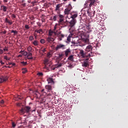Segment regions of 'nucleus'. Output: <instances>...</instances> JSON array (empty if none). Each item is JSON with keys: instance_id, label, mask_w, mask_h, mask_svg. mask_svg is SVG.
Here are the masks:
<instances>
[{"instance_id": "obj_6", "label": "nucleus", "mask_w": 128, "mask_h": 128, "mask_svg": "<svg viewBox=\"0 0 128 128\" xmlns=\"http://www.w3.org/2000/svg\"><path fill=\"white\" fill-rule=\"evenodd\" d=\"M46 42H48V44H51L53 42H54V38H52L51 36H48L46 38Z\"/></svg>"}, {"instance_id": "obj_55", "label": "nucleus", "mask_w": 128, "mask_h": 128, "mask_svg": "<svg viewBox=\"0 0 128 128\" xmlns=\"http://www.w3.org/2000/svg\"><path fill=\"white\" fill-rule=\"evenodd\" d=\"M72 44H77V42H72Z\"/></svg>"}, {"instance_id": "obj_22", "label": "nucleus", "mask_w": 128, "mask_h": 128, "mask_svg": "<svg viewBox=\"0 0 128 128\" xmlns=\"http://www.w3.org/2000/svg\"><path fill=\"white\" fill-rule=\"evenodd\" d=\"M46 89L48 90V91L51 90H52L51 86L50 85L46 86Z\"/></svg>"}, {"instance_id": "obj_5", "label": "nucleus", "mask_w": 128, "mask_h": 128, "mask_svg": "<svg viewBox=\"0 0 128 128\" xmlns=\"http://www.w3.org/2000/svg\"><path fill=\"white\" fill-rule=\"evenodd\" d=\"M30 110V106H26L25 107V108L21 109V110H20V112L24 114L25 112H28Z\"/></svg>"}, {"instance_id": "obj_56", "label": "nucleus", "mask_w": 128, "mask_h": 128, "mask_svg": "<svg viewBox=\"0 0 128 128\" xmlns=\"http://www.w3.org/2000/svg\"><path fill=\"white\" fill-rule=\"evenodd\" d=\"M7 2H8V0H4V3H6Z\"/></svg>"}, {"instance_id": "obj_50", "label": "nucleus", "mask_w": 128, "mask_h": 128, "mask_svg": "<svg viewBox=\"0 0 128 128\" xmlns=\"http://www.w3.org/2000/svg\"><path fill=\"white\" fill-rule=\"evenodd\" d=\"M12 18H16V15H14V14H12Z\"/></svg>"}, {"instance_id": "obj_61", "label": "nucleus", "mask_w": 128, "mask_h": 128, "mask_svg": "<svg viewBox=\"0 0 128 128\" xmlns=\"http://www.w3.org/2000/svg\"><path fill=\"white\" fill-rule=\"evenodd\" d=\"M24 52L23 51H20V52H19L20 54H23Z\"/></svg>"}, {"instance_id": "obj_44", "label": "nucleus", "mask_w": 128, "mask_h": 128, "mask_svg": "<svg viewBox=\"0 0 128 128\" xmlns=\"http://www.w3.org/2000/svg\"><path fill=\"white\" fill-rule=\"evenodd\" d=\"M25 28H26V30H28L30 28L28 25H25Z\"/></svg>"}, {"instance_id": "obj_23", "label": "nucleus", "mask_w": 128, "mask_h": 128, "mask_svg": "<svg viewBox=\"0 0 128 128\" xmlns=\"http://www.w3.org/2000/svg\"><path fill=\"white\" fill-rule=\"evenodd\" d=\"M27 72V69L26 68H22V74H25Z\"/></svg>"}, {"instance_id": "obj_59", "label": "nucleus", "mask_w": 128, "mask_h": 128, "mask_svg": "<svg viewBox=\"0 0 128 128\" xmlns=\"http://www.w3.org/2000/svg\"><path fill=\"white\" fill-rule=\"evenodd\" d=\"M2 34H6V31H4L2 32Z\"/></svg>"}, {"instance_id": "obj_2", "label": "nucleus", "mask_w": 128, "mask_h": 128, "mask_svg": "<svg viewBox=\"0 0 128 128\" xmlns=\"http://www.w3.org/2000/svg\"><path fill=\"white\" fill-rule=\"evenodd\" d=\"M72 6H71V4H68V6H67V8H65L64 10V14L65 15H68L69 14H70V12L71 11V10H72Z\"/></svg>"}, {"instance_id": "obj_34", "label": "nucleus", "mask_w": 128, "mask_h": 128, "mask_svg": "<svg viewBox=\"0 0 128 128\" xmlns=\"http://www.w3.org/2000/svg\"><path fill=\"white\" fill-rule=\"evenodd\" d=\"M22 54L23 56H28V53L27 52H23V53H22V54Z\"/></svg>"}, {"instance_id": "obj_27", "label": "nucleus", "mask_w": 128, "mask_h": 128, "mask_svg": "<svg viewBox=\"0 0 128 128\" xmlns=\"http://www.w3.org/2000/svg\"><path fill=\"white\" fill-rule=\"evenodd\" d=\"M38 42L37 40H34V42H32V44H34V45L35 46H38Z\"/></svg>"}, {"instance_id": "obj_1", "label": "nucleus", "mask_w": 128, "mask_h": 128, "mask_svg": "<svg viewBox=\"0 0 128 128\" xmlns=\"http://www.w3.org/2000/svg\"><path fill=\"white\" fill-rule=\"evenodd\" d=\"M92 54H94V53L92 52H90V54H88L87 52L83 50H80V55L82 58H90V56H92Z\"/></svg>"}, {"instance_id": "obj_52", "label": "nucleus", "mask_w": 128, "mask_h": 128, "mask_svg": "<svg viewBox=\"0 0 128 128\" xmlns=\"http://www.w3.org/2000/svg\"><path fill=\"white\" fill-rule=\"evenodd\" d=\"M4 100H2V101H0V104H4Z\"/></svg>"}, {"instance_id": "obj_14", "label": "nucleus", "mask_w": 128, "mask_h": 128, "mask_svg": "<svg viewBox=\"0 0 128 128\" xmlns=\"http://www.w3.org/2000/svg\"><path fill=\"white\" fill-rule=\"evenodd\" d=\"M47 80L48 84H54V81H53V79L51 78H48Z\"/></svg>"}, {"instance_id": "obj_45", "label": "nucleus", "mask_w": 128, "mask_h": 128, "mask_svg": "<svg viewBox=\"0 0 128 128\" xmlns=\"http://www.w3.org/2000/svg\"><path fill=\"white\" fill-rule=\"evenodd\" d=\"M22 64H23V65L24 66H26V64H27V62H21Z\"/></svg>"}, {"instance_id": "obj_16", "label": "nucleus", "mask_w": 128, "mask_h": 128, "mask_svg": "<svg viewBox=\"0 0 128 128\" xmlns=\"http://www.w3.org/2000/svg\"><path fill=\"white\" fill-rule=\"evenodd\" d=\"M84 5H85V8H90V7H92V6H94V4L85 3Z\"/></svg>"}, {"instance_id": "obj_3", "label": "nucleus", "mask_w": 128, "mask_h": 128, "mask_svg": "<svg viewBox=\"0 0 128 128\" xmlns=\"http://www.w3.org/2000/svg\"><path fill=\"white\" fill-rule=\"evenodd\" d=\"M56 26H54V30H50L48 31V36H52V35L53 34H54V36H56L57 34H58H58H57V31H56Z\"/></svg>"}, {"instance_id": "obj_35", "label": "nucleus", "mask_w": 128, "mask_h": 128, "mask_svg": "<svg viewBox=\"0 0 128 128\" xmlns=\"http://www.w3.org/2000/svg\"><path fill=\"white\" fill-rule=\"evenodd\" d=\"M48 60L46 58V59H44V64H48Z\"/></svg>"}, {"instance_id": "obj_60", "label": "nucleus", "mask_w": 128, "mask_h": 128, "mask_svg": "<svg viewBox=\"0 0 128 128\" xmlns=\"http://www.w3.org/2000/svg\"><path fill=\"white\" fill-rule=\"evenodd\" d=\"M11 65H12V66H14L16 65V64H14V63L12 64H11Z\"/></svg>"}, {"instance_id": "obj_38", "label": "nucleus", "mask_w": 128, "mask_h": 128, "mask_svg": "<svg viewBox=\"0 0 128 128\" xmlns=\"http://www.w3.org/2000/svg\"><path fill=\"white\" fill-rule=\"evenodd\" d=\"M58 18H62V19H63L64 18V15H62L60 14H58Z\"/></svg>"}, {"instance_id": "obj_25", "label": "nucleus", "mask_w": 128, "mask_h": 128, "mask_svg": "<svg viewBox=\"0 0 128 128\" xmlns=\"http://www.w3.org/2000/svg\"><path fill=\"white\" fill-rule=\"evenodd\" d=\"M62 66V63H58V64L55 65L54 67H56V68H60Z\"/></svg>"}, {"instance_id": "obj_28", "label": "nucleus", "mask_w": 128, "mask_h": 128, "mask_svg": "<svg viewBox=\"0 0 128 128\" xmlns=\"http://www.w3.org/2000/svg\"><path fill=\"white\" fill-rule=\"evenodd\" d=\"M64 54H58V58H60L62 59V57H64Z\"/></svg>"}, {"instance_id": "obj_31", "label": "nucleus", "mask_w": 128, "mask_h": 128, "mask_svg": "<svg viewBox=\"0 0 128 128\" xmlns=\"http://www.w3.org/2000/svg\"><path fill=\"white\" fill-rule=\"evenodd\" d=\"M10 58L7 57V56H4V60H10Z\"/></svg>"}, {"instance_id": "obj_33", "label": "nucleus", "mask_w": 128, "mask_h": 128, "mask_svg": "<svg viewBox=\"0 0 128 128\" xmlns=\"http://www.w3.org/2000/svg\"><path fill=\"white\" fill-rule=\"evenodd\" d=\"M64 22V18H60V20H58V24H60L62 22Z\"/></svg>"}, {"instance_id": "obj_21", "label": "nucleus", "mask_w": 128, "mask_h": 128, "mask_svg": "<svg viewBox=\"0 0 128 128\" xmlns=\"http://www.w3.org/2000/svg\"><path fill=\"white\" fill-rule=\"evenodd\" d=\"M68 60H70L71 62H73L74 61V55H70V56H69V57H68Z\"/></svg>"}, {"instance_id": "obj_48", "label": "nucleus", "mask_w": 128, "mask_h": 128, "mask_svg": "<svg viewBox=\"0 0 128 128\" xmlns=\"http://www.w3.org/2000/svg\"><path fill=\"white\" fill-rule=\"evenodd\" d=\"M34 58H32V56H30V58L28 57V60H33Z\"/></svg>"}, {"instance_id": "obj_64", "label": "nucleus", "mask_w": 128, "mask_h": 128, "mask_svg": "<svg viewBox=\"0 0 128 128\" xmlns=\"http://www.w3.org/2000/svg\"><path fill=\"white\" fill-rule=\"evenodd\" d=\"M18 57H20V58L22 57V55H21V54H19V55H18Z\"/></svg>"}, {"instance_id": "obj_41", "label": "nucleus", "mask_w": 128, "mask_h": 128, "mask_svg": "<svg viewBox=\"0 0 128 128\" xmlns=\"http://www.w3.org/2000/svg\"><path fill=\"white\" fill-rule=\"evenodd\" d=\"M56 68V66H52L51 67V70H55L56 68Z\"/></svg>"}, {"instance_id": "obj_13", "label": "nucleus", "mask_w": 128, "mask_h": 128, "mask_svg": "<svg viewBox=\"0 0 128 128\" xmlns=\"http://www.w3.org/2000/svg\"><path fill=\"white\" fill-rule=\"evenodd\" d=\"M64 52L65 56L68 57V55H69V54L71 53V51L70 50V49H66V50L64 51Z\"/></svg>"}, {"instance_id": "obj_8", "label": "nucleus", "mask_w": 128, "mask_h": 128, "mask_svg": "<svg viewBox=\"0 0 128 128\" xmlns=\"http://www.w3.org/2000/svg\"><path fill=\"white\" fill-rule=\"evenodd\" d=\"M66 46L65 45L62 44H58V45H57V46H56V50H58V49H60V48H64V47Z\"/></svg>"}, {"instance_id": "obj_4", "label": "nucleus", "mask_w": 128, "mask_h": 128, "mask_svg": "<svg viewBox=\"0 0 128 128\" xmlns=\"http://www.w3.org/2000/svg\"><path fill=\"white\" fill-rule=\"evenodd\" d=\"M89 66L88 58L84 59V62H83V63H82V66L84 68H88Z\"/></svg>"}, {"instance_id": "obj_30", "label": "nucleus", "mask_w": 128, "mask_h": 128, "mask_svg": "<svg viewBox=\"0 0 128 128\" xmlns=\"http://www.w3.org/2000/svg\"><path fill=\"white\" fill-rule=\"evenodd\" d=\"M40 42H41V44H44L46 43V40L42 38V39H41V40H40Z\"/></svg>"}, {"instance_id": "obj_49", "label": "nucleus", "mask_w": 128, "mask_h": 128, "mask_svg": "<svg viewBox=\"0 0 128 128\" xmlns=\"http://www.w3.org/2000/svg\"><path fill=\"white\" fill-rule=\"evenodd\" d=\"M3 50H4V52H8V49L6 47Z\"/></svg>"}, {"instance_id": "obj_46", "label": "nucleus", "mask_w": 128, "mask_h": 128, "mask_svg": "<svg viewBox=\"0 0 128 128\" xmlns=\"http://www.w3.org/2000/svg\"><path fill=\"white\" fill-rule=\"evenodd\" d=\"M4 54V50L2 49L0 50V54Z\"/></svg>"}, {"instance_id": "obj_20", "label": "nucleus", "mask_w": 128, "mask_h": 128, "mask_svg": "<svg viewBox=\"0 0 128 128\" xmlns=\"http://www.w3.org/2000/svg\"><path fill=\"white\" fill-rule=\"evenodd\" d=\"M56 36H58V37H60L62 38H64V34H60V32H58L57 35H55Z\"/></svg>"}, {"instance_id": "obj_10", "label": "nucleus", "mask_w": 128, "mask_h": 128, "mask_svg": "<svg viewBox=\"0 0 128 128\" xmlns=\"http://www.w3.org/2000/svg\"><path fill=\"white\" fill-rule=\"evenodd\" d=\"M8 80L7 77H0V84H2Z\"/></svg>"}, {"instance_id": "obj_26", "label": "nucleus", "mask_w": 128, "mask_h": 128, "mask_svg": "<svg viewBox=\"0 0 128 128\" xmlns=\"http://www.w3.org/2000/svg\"><path fill=\"white\" fill-rule=\"evenodd\" d=\"M11 33H13L14 36H16V35L18 34V31L12 30H11Z\"/></svg>"}, {"instance_id": "obj_63", "label": "nucleus", "mask_w": 128, "mask_h": 128, "mask_svg": "<svg viewBox=\"0 0 128 128\" xmlns=\"http://www.w3.org/2000/svg\"><path fill=\"white\" fill-rule=\"evenodd\" d=\"M16 106H20V104H16Z\"/></svg>"}, {"instance_id": "obj_47", "label": "nucleus", "mask_w": 128, "mask_h": 128, "mask_svg": "<svg viewBox=\"0 0 128 128\" xmlns=\"http://www.w3.org/2000/svg\"><path fill=\"white\" fill-rule=\"evenodd\" d=\"M46 51V48H44L42 49V52H45Z\"/></svg>"}, {"instance_id": "obj_36", "label": "nucleus", "mask_w": 128, "mask_h": 128, "mask_svg": "<svg viewBox=\"0 0 128 128\" xmlns=\"http://www.w3.org/2000/svg\"><path fill=\"white\" fill-rule=\"evenodd\" d=\"M37 3L36 0H34V2H32L31 4H32V6H34V4Z\"/></svg>"}, {"instance_id": "obj_19", "label": "nucleus", "mask_w": 128, "mask_h": 128, "mask_svg": "<svg viewBox=\"0 0 128 128\" xmlns=\"http://www.w3.org/2000/svg\"><path fill=\"white\" fill-rule=\"evenodd\" d=\"M35 32H37L38 34H42V29H40V30H35Z\"/></svg>"}, {"instance_id": "obj_7", "label": "nucleus", "mask_w": 128, "mask_h": 128, "mask_svg": "<svg viewBox=\"0 0 128 128\" xmlns=\"http://www.w3.org/2000/svg\"><path fill=\"white\" fill-rule=\"evenodd\" d=\"M4 22H5V24H8V25L9 26H11L12 24V21L8 19V18H5V20H4Z\"/></svg>"}, {"instance_id": "obj_53", "label": "nucleus", "mask_w": 128, "mask_h": 128, "mask_svg": "<svg viewBox=\"0 0 128 128\" xmlns=\"http://www.w3.org/2000/svg\"><path fill=\"white\" fill-rule=\"evenodd\" d=\"M48 57H50V53L48 52L47 54Z\"/></svg>"}, {"instance_id": "obj_11", "label": "nucleus", "mask_w": 128, "mask_h": 128, "mask_svg": "<svg viewBox=\"0 0 128 128\" xmlns=\"http://www.w3.org/2000/svg\"><path fill=\"white\" fill-rule=\"evenodd\" d=\"M8 8L6 6L2 5L0 6V10H2L4 12H6L7 11Z\"/></svg>"}, {"instance_id": "obj_18", "label": "nucleus", "mask_w": 128, "mask_h": 128, "mask_svg": "<svg viewBox=\"0 0 128 128\" xmlns=\"http://www.w3.org/2000/svg\"><path fill=\"white\" fill-rule=\"evenodd\" d=\"M78 17V14H71L70 18H72V20H74L76 18Z\"/></svg>"}, {"instance_id": "obj_39", "label": "nucleus", "mask_w": 128, "mask_h": 128, "mask_svg": "<svg viewBox=\"0 0 128 128\" xmlns=\"http://www.w3.org/2000/svg\"><path fill=\"white\" fill-rule=\"evenodd\" d=\"M28 40H30V41L34 40V36H30L28 37Z\"/></svg>"}, {"instance_id": "obj_54", "label": "nucleus", "mask_w": 128, "mask_h": 128, "mask_svg": "<svg viewBox=\"0 0 128 128\" xmlns=\"http://www.w3.org/2000/svg\"><path fill=\"white\" fill-rule=\"evenodd\" d=\"M30 111H32V112H36V108H34V110H30Z\"/></svg>"}, {"instance_id": "obj_12", "label": "nucleus", "mask_w": 128, "mask_h": 128, "mask_svg": "<svg viewBox=\"0 0 128 128\" xmlns=\"http://www.w3.org/2000/svg\"><path fill=\"white\" fill-rule=\"evenodd\" d=\"M92 46H90V45H88L86 48V52H90L92 51Z\"/></svg>"}, {"instance_id": "obj_37", "label": "nucleus", "mask_w": 128, "mask_h": 128, "mask_svg": "<svg viewBox=\"0 0 128 128\" xmlns=\"http://www.w3.org/2000/svg\"><path fill=\"white\" fill-rule=\"evenodd\" d=\"M32 50V48L31 46H28V52H31Z\"/></svg>"}, {"instance_id": "obj_17", "label": "nucleus", "mask_w": 128, "mask_h": 128, "mask_svg": "<svg viewBox=\"0 0 128 128\" xmlns=\"http://www.w3.org/2000/svg\"><path fill=\"white\" fill-rule=\"evenodd\" d=\"M94 2H95L94 0H90V2H88V1L86 2L85 4H94Z\"/></svg>"}, {"instance_id": "obj_42", "label": "nucleus", "mask_w": 128, "mask_h": 128, "mask_svg": "<svg viewBox=\"0 0 128 128\" xmlns=\"http://www.w3.org/2000/svg\"><path fill=\"white\" fill-rule=\"evenodd\" d=\"M37 76H42V72H38L37 74Z\"/></svg>"}, {"instance_id": "obj_15", "label": "nucleus", "mask_w": 128, "mask_h": 128, "mask_svg": "<svg viewBox=\"0 0 128 128\" xmlns=\"http://www.w3.org/2000/svg\"><path fill=\"white\" fill-rule=\"evenodd\" d=\"M62 6V4H58L56 6V9H55V11H59L60 8Z\"/></svg>"}, {"instance_id": "obj_32", "label": "nucleus", "mask_w": 128, "mask_h": 128, "mask_svg": "<svg viewBox=\"0 0 128 128\" xmlns=\"http://www.w3.org/2000/svg\"><path fill=\"white\" fill-rule=\"evenodd\" d=\"M71 36H68V37H67V42H70V41L71 40Z\"/></svg>"}, {"instance_id": "obj_62", "label": "nucleus", "mask_w": 128, "mask_h": 128, "mask_svg": "<svg viewBox=\"0 0 128 128\" xmlns=\"http://www.w3.org/2000/svg\"><path fill=\"white\" fill-rule=\"evenodd\" d=\"M24 2H25V0H22V1H21V2L24 3Z\"/></svg>"}, {"instance_id": "obj_43", "label": "nucleus", "mask_w": 128, "mask_h": 128, "mask_svg": "<svg viewBox=\"0 0 128 128\" xmlns=\"http://www.w3.org/2000/svg\"><path fill=\"white\" fill-rule=\"evenodd\" d=\"M16 124H14V122H12V128H14V127H16Z\"/></svg>"}, {"instance_id": "obj_57", "label": "nucleus", "mask_w": 128, "mask_h": 128, "mask_svg": "<svg viewBox=\"0 0 128 128\" xmlns=\"http://www.w3.org/2000/svg\"><path fill=\"white\" fill-rule=\"evenodd\" d=\"M0 64H4V62H2V60H0Z\"/></svg>"}, {"instance_id": "obj_9", "label": "nucleus", "mask_w": 128, "mask_h": 128, "mask_svg": "<svg viewBox=\"0 0 128 128\" xmlns=\"http://www.w3.org/2000/svg\"><path fill=\"white\" fill-rule=\"evenodd\" d=\"M69 24L70 25L69 26L70 28H73V26L76 24V20H72L70 22H69Z\"/></svg>"}, {"instance_id": "obj_40", "label": "nucleus", "mask_w": 128, "mask_h": 128, "mask_svg": "<svg viewBox=\"0 0 128 128\" xmlns=\"http://www.w3.org/2000/svg\"><path fill=\"white\" fill-rule=\"evenodd\" d=\"M32 54L30 52H28V54H27V57H32Z\"/></svg>"}, {"instance_id": "obj_58", "label": "nucleus", "mask_w": 128, "mask_h": 128, "mask_svg": "<svg viewBox=\"0 0 128 128\" xmlns=\"http://www.w3.org/2000/svg\"><path fill=\"white\" fill-rule=\"evenodd\" d=\"M22 6H26V4L23 3V4H22Z\"/></svg>"}, {"instance_id": "obj_51", "label": "nucleus", "mask_w": 128, "mask_h": 128, "mask_svg": "<svg viewBox=\"0 0 128 128\" xmlns=\"http://www.w3.org/2000/svg\"><path fill=\"white\" fill-rule=\"evenodd\" d=\"M86 28L87 30H90V26H87L86 27Z\"/></svg>"}, {"instance_id": "obj_29", "label": "nucleus", "mask_w": 128, "mask_h": 128, "mask_svg": "<svg viewBox=\"0 0 128 128\" xmlns=\"http://www.w3.org/2000/svg\"><path fill=\"white\" fill-rule=\"evenodd\" d=\"M57 18H58V16H53V18H52V20L54 22H56Z\"/></svg>"}, {"instance_id": "obj_24", "label": "nucleus", "mask_w": 128, "mask_h": 128, "mask_svg": "<svg viewBox=\"0 0 128 128\" xmlns=\"http://www.w3.org/2000/svg\"><path fill=\"white\" fill-rule=\"evenodd\" d=\"M83 41L84 42L88 44V38H83Z\"/></svg>"}]
</instances>
